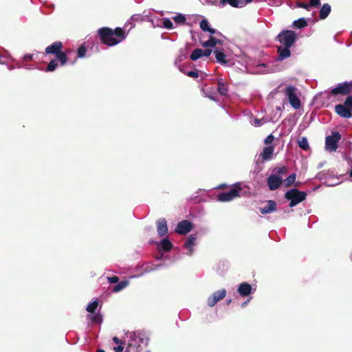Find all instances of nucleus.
<instances>
[{
	"label": "nucleus",
	"instance_id": "f257e3e1",
	"mask_svg": "<svg viewBox=\"0 0 352 352\" xmlns=\"http://www.w3.org/2000/svg\"><path fill=\"white\" fill-rule=\"evenodd\" d=\"M156 252L153 256L157 261H163L162 263L154 264L146 263L140 267L142 272L131 276L132 278H138L146 274L157 271L166 267L174 261L181 258L182 254L191 255L194 251L196 243H183L182 248L175 247L173 243H155Z\"/></svg>",
	"mask_w": 352,
	"mask_h": 352
},
{
	"label": "nucleus",
	"instance_id": "f03ea898",
	"mask_svg": "<svg viewBox=\"0 0 352 352\" xmlns=\"http://www.w3.org/2000/svg\"><path fill=\"white\" fill-rule=\"evenodd\" d=\"M298 35L292 30H282L277 36V40L281 45L277 47L276 60L283 61L291 56L290 48L297 41Z\"/></svg>",
	"mask_w": 352,
	"mask_h": 352
},
{
	"label": "nucleus",
	"instance_id": "7ed1b4c3",
	"mask_svg": "<svg viewBox=\"0 0 352 352\" xmlns=\"http://www.w3.org/2000/svg\"><path fill=\"white\" fill-rule=\"evenodd\" d=\"M124 342L129 344L135 352H149L148 343L149 338L142 331H127L124 334Z\"/></svg>",
	"mask_w": 352,
	"mask_h": 352
},
{
	"label": "nucleus",
	"instance_id": "20e7f679",
	"mask_svg": "<svg viewBox=\"0 0 352 352\" xmlns=\"http://www.w3.org/2000/svg\"><path fill=\"white\" fill-rule=\"evenodd\" d=\"M98 34L103 43L109 46H113L125 38V32L120 28H117L114 30L109 28H102L98 30Z\"/></svg>",
	"mask_w": 352,
	"mask_h": 352
},
{
	"label": "nucleus",
	"instance_id": "39448f33",
	"mask_svg": "<svg viewBox=\"0 0 352 352\" xmlns=\"http://www.w3.org/2000/svg\"><path fill=\"white\" fill-rule=\"evenodd\" d=\"M307 193L300 191L296 188H292L287 191L285 194V198L290 201L289 207L292 208L302 202L306 199Z\"/></svg>",
	"mask_w": 352,
	"mask_h": 352
},
{
	"label": "nucleus",
	"instance_id": "423d86ee",
	"mask_svg": "<svg viewBox=\"0 0 352 352\" xmlns=\"http://www.w3.org/2000/svg\"><path fill=\"white\" fill-rule=\"evenodd\" d=\"M298 94V89L292 85L287 86L285 89V95L288 99L289 104L294 109H298L301 106Z\"/></svg>",
	"mask_w": 352,
	"mask_h": 352
},
{
	"label": "nucleus",
	"instance_id": "0eeeda50",
	"mask_svg": "<svg viewBox=\"0 0 352 352\" xmlns=\"http://www.w3.org/2000/svg\"><path fill=\"white\" fill-rule=\"evenodd\" d=\"M241 190V184L236 183L234 187L229 191L219 193L217 195V200L220 202L230 201L235 198L240 197V191Z\"/></svg>",
	"mask_w": 352,
	"mask_h": 352
},
{
	"label": "nucleus",
	"instance_id": "6e6552de",
	"mask_svg": "<svg viewBox=\"0 0 352 352\" xmlns=\"http://www.w3.org/2000/svg\"><path fill=\"white\" fill-rule=\"evenodd\" d=\"M341 138V135L338 131L332 133L331 135L326 137L325 148L330 152H334L338 148V142Z\"/></svg>",
	"mask_w": 352,
	"mask_h": 352
},
{
	"label": "nucleus",
	"instance_id": "1a4fd4ad",
	"mask_svg": "<svg viewBox=\"0 0 352 352\" xmlns=\"http://www.w3.org/2000/svg\"><path fill=\"white\" fill-rule=\"evenodd\" d=\"M227 292L221 289L213 292L207 299V305L210 307H214L219 301L223 300L226 296Z\"/></svg>",
	"mask_w": 352,
	"mask_h": 352
},
{
	"label": "nucleus",
	"instance_id": "9d476101",
	"mask_svg": "<svg viewBox=\"0 0 352 352\" xmlns=\"http://www.w3.org/2000/svg\"><path fill=\"white\" fill-rule=\"evenodd\" d=\"M352 91V81L339 83L331 90L333 95H346Z\"/></svg>",
	"mask_w": 352,
	"mask_h": 352
},
{
	"label": "nucleus",
	"instance_id": "9b49d317",
	"mask_svg": "<svg viewBox=\"0 0 352 352\" xmlns=\"http://www.w3.org/2000/svg\"><path fill=\"white\" fill-rule=\"evenodd\" d=\"M192 228V224L188 220H183L179 222L175 228V232L179 234H186Z\"/></svg>",
	"mask_w": 352,
	"mask_h": 352
},
{
	"label": "nucleus",
	"instance_id": "f8f14e48",
	"mask_svg": "<svg viewBox=\"0 0 352 352\" xmlns=\"http://www.w3.org/2000/svg\"><path fill=\"white\" fill-rule=\"evenodd\" d=\"M335 111L341 118H350L352 117L351 111L344 104H338L335 106Z\"/></svg>",
	"mask_w": 352,
	"mask_h": 352
},
{
	"label": "nucleus",
	"instance_id": "ddd939ff",
	"mask_svg": "<svg viewBox=\"0 0 352 352\" xmlns=\"http://www.w3.org/2000/svg\"><path fill=\"white\" fill-rule=\"evenodd\" d=\"M254 289L252 287L246 282H243L241 284L239 285L237 292H239V295L242 297H245L251 294L254 293Z\"/></svg>",
	"mask_w": 352,
	"mask_h": 352
},
{
	"label": "nucleus",
	"instance_id": "4468645a",
	"mask_svg": "<svg viewBox=\"0 0 352 352\" xmlns=\"http://www.w3.org/2000/svg\"><path fill=\"white\" fill-rule=\"evenodd\" d=\"M269 188L271 190H275L279 188L282 184V179L276 175H271L267 180Z\"/></svg>",
	"mask_w": 352,
	"mask_h": 352
},
{
	"label": "nucleus",
	"instance_id": "2eb2a0df",
	"mask_svg": "<svg viewBox=\"0 0 352 352\" xmlns=\"http://www.w3.org/2000/svg\"><path fill=\"white\" fill-rule=\"evenodd\" d=\"M157 231L160 236H164L168 232L167 222L164 218L159 219L157 222Z\"/></svg>",
	"mask_w": 352,
	"mask_h": 352
},
{
	"label": "nucleus",
	"instance_id": "dca6fc26",
	"mask_svg": "<svg viewBox=\"0 0 352 352\" xmlns=\"http://www.w3.org/2000/svg\"><path fill=\"white\" fill-rule=\"evenodd\" d=\"M252 1V0H221V3L223 5L228 3L234 8H243Z\"/></svg>",
	"mask_w": 352,
	"mask_h": 352
},
{
	"label": "nucleus",
	"instance_id": "f3484780",
	"mask_svg": "<svg viewBox=\"0 0 352 352\" xmlns=\"http://www.w3.org/2000/svg\"><path fill=\"white\" fill-rule=\"evenodd\" d=\"M260 212L263 214H270L276 210V203L273 200H268L266 206L260 208Z\"/></svg>",
	"mask_w": 352,
	"mask_h": 352
},
{
	"label": "nucleus",
	"instance_id": "a211bd4d",
	"mask_svg": "<svg viewBox=\"0 0 352 352\" xmlns=\"http://www.w3.org/2000/svg\"><path fill=\"white\" fill-rule=\"evenodd\" d=\"M274 146H265L261 153L260 154L259 158H261L263 161L270 160L274 153Z\"/></svg>",
	"mask_w": 352,
	"mask_h": 352
},
{
	"label": "nucleus",
	"instance_id": "6ab92c4d",
	"mask_svg": "<svg viewBox=\"0 0 352 352\" xmlns=\"http://www.w3.org/2000/svg\"><path fill=\"white\" fill-rule=\"evenodd\" d=\"M63 47L62 43L60 41H56L53 43L52 45L47 46L45 49V53L46 54H55L56 55L58 53H60L59 52Z\"/></svg>",
	"mask_w": 352,
	"mask_h": 352
},
{
	"label": "nucleus",
	"instance_id": "aec40b11",
	"mask_svg": "<svg viewBox=\"0 0 352 352\" xmlns=\"http://www.w3.org/2000/svg\"><path fill=\"white\" fill-rule=\"evenodd\" d=\"M331 10V8L329 3L323 4L320 10V12H319L320 19H326L330 14Z\"/></svg>",
	"mask_w": 352,
	"mask_h": 352
},
{
	"label": "nucleus",
	"instance_id": "412c9836",
	"mask_svg": "<svg viewBox=\"0 0 352 352\" xmlns=\"http://www.w3.org/2000/svg\"><path fill=\"white\" fill-rule=\"evenodd\" d=\"M222 42L220 39L214 38L212 36H210L209 39L202 43V46L204 47H214L217 44H221Z\"/></svg>",
	"mask_w": 352,
	"mask_h": 352
},
{
	"label": "nucleus",
	"instance_id": "4be33fe9",
	"mask_svg": "<svg viewBox=\"0 0 352 352\" xmlns=\"http://www.w3.org/2000/svg\"><path fill=\"white\" fill-rule=\"evenodd\" d=\"M217 90L221 96H226L228 94V86L222 79H219L217 82Z\"/></svg>",
	"mask_w": 352,
	"mask_h": 352
},
{
	"label": "nucleus",
	"instance_id": "5701e85b",
	"mask_svg": "<svg viewBox=\"0 0 352 352\" xmlns=\"http://www.w3.org/2000/svg\"><path fill=\"white\" fill-rule=\"evenodd\" d=\"M129 285V281L127 280H122L120 282H118L117 285H116L113 288L111 289V291L114 293L119 292L122 290H123L124 288H126Z\"/></svg>",
	"mask_w": 352,
	"mask_h": 352
},
{
	"label": "nucleus",
	"instance_id": "b1692460",
	"mask_svg": "<svg viewBox=\"0 0 352 352\" xmlns=\"http://www.w3.org/2000/svg\"><path fill=\"white\" fill-rule=\"evenodd\" d=\"M308 23L305 18H300L293 21L292 26L296 28L302 29L307 26Z\"/></svg>",
	"mask_w": 352,
	"mask_h": 352
},
{
	"label": "nucleus",
	"instance_id": "393cba45",
	"mask_svg": "<svg viewBox=\"0 0 352 352\" xmlns=\"http://www.w3.org/2000/svg\"><path fill=\"white\" fill-rule=\"evenodd\" d=\"M215 58L217 60L222 64L226 65L227 63L226 60V55L221 51L215 50L214 51Z\"/></svg>",
	"mask_w": 352,
	"mask_h": 352
},
{
	"label": "nucleus",
	"instance_id": "a878e982",
	"mask_svg": "<svg viewBox=\"0 0 352 352\" xmlns=\"http://www.w3.org/2000/svg\"><path fill=\"white\" fill-rule=\"evenodd\" d=\"M89 318L93 323L100 324L102 322V317L100 313L92 314Z\"/></svg>",
	"mask_w": 352,
	"mask_h": 352
},
{
	"label": "nucleus",
	"instance_id": "bb28decb",
	"mask_svg": "<svg viewBox=\"0 0 352 352\" xmlns=\"http://www.w3.org/2000/svg\"><path fill=\"white\" fill-rule=\"evenodd\" d=\"M201 56H203L202 49L197 48L192 52L190 59L192 60H197Z\"/></svg>",
	"mask_w": 352,
	"mask_h": 352
},
{
	"label": "nucleus",
	"instance_id": "cd10ccee",
	"mask_svg": "<svg viewBox=\"0 0 352 352\" xmlns=\"http://www.w3.org/2000/svg\"><path fill=\"white\" fill-rule=\"evenodd\" d=\"M298 146L305 151L307 150L309 147L307 139L305 137L301 138L298 141Z\"/></svg>",
	"mask_w": 352,
	"mask_h": 352
},
{
	"label": "nucleus",
	"instance_id": "c85d7f7f",
	"mask_svg": "<svg viewBox=\"0 0 352 352\" xmlns=\"http://www.w3.org/2000/svg\"><path fill=\"white\" fill-rule=\"evenodd\" d=\"M98 306V301L97 300H96L90 302L87 306L86 310L91 314H94V313H95V311L97 309Z\"/></svg>",
	"mask_w": 352,
	"mask_h": 352
},
{
	"label": "nucleus",
	"instance_id": "c756f323",
	"mask_svg": "<svg viewBox=\"0 0 352 352\" xmlns=\"http://www.w3.org/2000/svg\"><path fill=\"white\" fill-rule=\"evenodd\" d=\"M296 175L295 173H293V174H291L290 175H289L285 179V182H284L285 186L286 187H289V186H292L294 183V182L296 180Z\"/></svg>",
	"mask_w": 352,
	"mask_h": 352
},
{
	"label": "nucleus",
	"instance_id": "7c9ffc66",
	"mask_svg": "<svg viewBox=\"0 0 352 352\" xmlns=\"http://www.w3.org/2000/svg\"><path fill=\"white\" fill-rule=\"evenodd\" d=\"M56 58L58 60L60 63V65L62 66L65 65L67 61V55L64 52H60L56 54Z\"/></svg>",
	"mask_w": 352,
	"mask_h": 352
},
{
	"label": "nucleus",
	"instance_id": "2f4dec72",
	"mask_svg": "<svg viewBox=\"0 0 352 352\" xmlns=\"http://www.w3.org/2000/svg\"><path fill=\"white\" fill-rule=\"evenodd\" d=\"M179 53V55L175 58V65L177 67L179 65V63H180L186 58V54L184 53V49H180Z\"/></svg>",
	"mask_w": 352,
	"mask_h": 352
},
{
	"label": "nucleus",
	"instance_id": "473e14b6",
	"mask_svg": "<svg viewBox=\"0 0 352 352\" xmlns=\"http://www.w3.org/2000/svg\"><path fill=\"white\" fill-rule=\"evenodd\" d=\"M199 26L204 32H207V30H209V28H210L209 22L206 19H204L200 21Z\"/></svg>",
	"mask_w": 352,
	"mask_h": 352
},
{
	"label": "nucleus",
	"instance_id": "72a5a7b5",
	"mask_svg": "<svg viewBox=\"0 0 352 352\" xmlns=\"http://www.w3.org/2000/svg\"><path fill=\"white\" fill-rule=\"evenodd\" d=\"M173 20L176 23L182 24L186 21V17L182 14H178L173 17Z\"/></svg>",
	"mask_w": 352,
	"mask_h": 352
},
{
	"label": "nucleus",
	"instance_id": "f704fd0d",
	"mask_svg": "<svg viewBox=\"0 0 352 352\" xmlns=\"http://www.w3.org/2000/svg\"><path fill=\"white\" fill-rule=\"evenodd\" d=\"M57 67L56 60H52L47 67V72H53Z\"/></svg>",
	"mask_w": 352,
	"mask_h": 352
},
{
	"label": "nucleus",
	"instance_id": "c9c22d12",
	"mask_svg": "<svg viewBox=\"0 0 352 352\" xmlns=\"http://www.w3.org/2000/svg\"><path fill=\"white\" fill-rule=\"evenodd\" d=\"M87 50L84 45H81L78 48V58H82L85 56Z\"/></svg>",
	"mask_w": 352,
	"mask_h": 352
},
{
	"label": "nucleus",
	"instance_id": "e433bc0d",
	"mask_svg": "<svg viewBox=\"0 0 352 352\" xmlns=\"http://www.w3.org/2000/svg\"><path fill=\"white\" fill-rule=\"evenodd\" d=\"M163 26L168 30L173 28V24L172 21L168 18H165L163 19Z\"/></svg>",
	"mask_w": 352,
	"mask_h": 352
},
{
	"label": "nucleus",
	"instance_id": "4c0bfd02",
	"mask_svg": "<svg viewBox=\"0 0 352 352\" xmlns=\"http://www.w3.org/2000/svg\"><path fill=\"white\" fill-rule=\"evenodd\" d=\"M261 160L259 157H258V159H256L255 161L254 172L258 173L262 170L263 168L261 166Z\"/></svg>",
	"mask_w": 352,
	"mask_h": 352
},
{
	"label": "nucleus",
	"instance_id": "58836bf2",
	"mask_svg": "<svg viewBox=\"0 0 352 352\" xmlns=\"http://www.w3.org/2000/svg\"><path fill=\"white\" fill-rule=\"evenodd\" d=\"M344 104L350 109V111H352V95L349 96L346 98L345 100Z\"/></svg>",
	"mask_w": 352,
	"mask_h": 352
},
{
	"label": "nucleus",
	"instance_id": "ea45409f",
	"mask_svg": "<svg viewBox=\"0 0 352 352\" xmlns=\"http://www.w3.org/2000/svg\"><path fill=\"white\" fill-rule=\"evenodd\" d=\"M126 344V342H124V340L123 341V342H120V344H119L117 346H114L113 347V349L116 352H122L123 350H124V344Z\"/></svg>",
	"mask_w": 352,
	"mask_h": 352
},
{
	"label": "nucleus",
	"instance_id": "a19ab883",
	"mask_svg": "<svg viewBox=\"0 0 352 352\" xmlns=\"http://www.w3.org/2000/svg\"><path fill=\"white\" fill-rule=\"evenodd\" d=\"M108 282L111 284L118 283L119 278L117 276H112L107 278Z\"/></svg>",
	"mask_w": 352,
	"mask_h": 352
},
{
	"label": "nucleus",
	"instance_id": "79ce46f5",
	"mask_svg": "<svg viewBox=\"0 0 352 352\" xmlns=\"http://www.w3.org/2000/svg\"><path fill=\"white\" fill-rule=\"evenodd\" d=\"M297 7L304 8L307 10H309L310 9V5H309V3H306L305 2H298Z\"/></svg>",
	"mask_w": 352,
	"mask_h": 352
},
{
	"label": "nucleus",
	"instance_id": "37998d69",
	"mask_svg": "<svg viewBox=\"0 0 352 352\" xmlns=\"http://www.w3.org/2000/svg\"><path fill=\"white\" fill-rule=\"evenodd\" d=\"M186 75L192 78H197L199 76L198 71L196 69L194 71L188 72L186 73Z\"/></svg>",
	"mask_w": 352,
	"mask_h": 352
},
{
	"label": "nucleus",
	"instance_id": "c03bdc74",
	"mask_svg": "<svg viewBox=\"0 0 352 352\" xmlns=\"http://www.w3.org/2000/svg\"><path fill=\"white\" fill-rule=\"evenodd\" d=\"M320 4V0H310V3L309 5H310L311 7H318Z\"/></svg>",
	"mask_w": 352,
	"mask_h": 352
},
{
	"label": "nucleus",
	"instance_id": "a18cd8bd",
	"mask_svg": "<svg viewBox=\"0 0 352 352\" xmlns=\"http://www.w3.org/2000/svg\"><path fill=\"white\" fill-rule=\"evenodd\" d=\"M274 139V137L272 134H270L265 139V143L266 144H270L273 142Z\"/></svg>",
	"mask_w": 352,
	"mask_h": 352
},
{
	"label": "nucleus",
	"instance_id": "49530a36",
	"mask_svg": "<svg viewBox=\"0 0 352 352\" xmlns=\"http://www.w3.org/2000/svg\"><path fill=\"white\" fill-rule=\"evenodd\" d=\"M207 32H210L211 34H217L219 36H222L221 32H218L214 28H212L211 27L209 28V30H207Z\"/></svg>",
	"mask_w": 352,
	"mask_h": 352
},
{
	"label": "nucleus",
	"instance_id": "de8ad7c7",
	"mask_svg": "<svg viewBox=\"0 0 352 352\" xmlns=\"http://www.w3.org/2000/svg\"><path fill=\"white\" fill-rule=\"evenodd\" d=\"M212 50L210 49L202 50L203 56L208 57L212 54Z\"/></svg>",
	"mask_w": 352,
	"mask_h": 352
},
{
	"label": "nucleus",
	"instance_id": "09e8293b",
	"mask_svg": "<svg viewBox=\"0 0 352 352\" xmlns=\"http://www.w3.org/2000/svg\"><path fill=\"white\" fill-rule=\"evenodd\" d=\"M32 58H33V54H25L23 56L24 60H32Z\"/></svg>",
	"mask_w": 352,
	"mask_h": 352
},
{
	"label": "nucleus",
	"instance_id": "8fccbe9b",
	"mask_svg": "<svg viewBox=\"0 0 352 352\" xmlns=\"http://www.w3.org/2000/svg\"><path fill=\"white\" fill-rule=\"evenodd\" d=\"M177 67L181 72L186 75L188 72L186 71L185 67L184 65H179L177 66Z\"/></svg>",
	"mask_w": 352,
	"mask_h": 352
},
{
	"label": "nucleus",
	"instance_id": "3c124183",
	"mask_svg": "<svg viewBox=\"0 0 352 352\" xmlns=\"http://www.w3.org/2000/svg\"><path fill=\"white\" fill-rule=\"evenodd\" d=\"M206 96L210 98L211 100L216 101V98L214 96V93H211V94H207Z\"/></svg>",
	"mask_w": 352,
	"mask_h": 352
},
{
	"label": "nucleus",
	"instance_id": "603ef678",
	"mask_svg": "<svg viewBox=\"0 0 352 352\" xmlns=\"http://www.w3.org/2000/svg\"><path fill=\"white\" fill-rule=\"evenodd\" d=\"M261 124H262V121L261 120L255 119L254 120V124L255 126H260V125H261Z\"/></svg>",
	"mask_w": 352,
	"mask_h": 352
},
{
	"label": "nucleus",
	"instance_id": "864d4df0",
	"mask_svg": "<svg viewBox=\"0 0 352 352\" xmlns=\"http://www.w3.org/2000/svg\"><path fill=\"white\" fill-rule=\"evenodd\" d=\"M113 341L118 344H120V342H123L118 337L116 336L113 338Z\"/></svg>",
	"mask_w": 352,
	"mask_h": 352
},
{
	"label": "nucleus",
	"instance_id": "5fc2aeb1",
	"mask_svg": "<svg viewBox=\"0 0 352 352\" xmlns=\"http://www.w3.org/2000/svg\"><path fill=\"white\" fill-rule=\"evenodd\" d=\"M285 168L284 167H283V168H279L276 170V173H277L278 174H282V173H283L285 172Z\"/></svg>",
	"mask_w": 352,
	"mask_h": 352
},
{
	"label": "nucleus",
	"instance_id": "6e6d98bb",
	"mask_svg": "<svg viewBox=\"0 0 352 352\" xmlns=\"http://www.w3.org/2000/svg\"><path fill=\"white\" fill-rule=\"evenodd\" d=\"M250 302V299H248V300H247L244 301V302L241 304V307H244L245 306H246V305L248 304V302Z\"/></svg>",
	"mask_w": 352,
	"mask_h": 352
},
{
	"label": "nucleus",
	"instance_id": "4d7b16f0",
	"mask_svg": "<svg viewBox=\"0 0 352 352\" xmlns=\"http://www.w3.org/2000/svg\"><path fill=\"white\" fill-rule=\"evenodd\" d=\"M160 242H170V241L168 238H164L160 241Z\"/></svg>",
	"mask_w": 352,
	"mask_h": 352
},
{
	"label": "nucleus",
	"instance_id": "13d9d810",
	"mask_svg": "<svg viewBox=\"0 0 352 352\" xmlns=\"http://www.w3.org/2000/svg\"><path fill=\"white\" fill-rule=\"evenodd\" d=\"M232 300L231 298H230V299H227V300H226V304H227V305H230V304L232 302Z\"/></svg>",
	"mask_w": 352,
	"mask_h": 352
},
{
	"label": "nucleus",
	"instance_id": "bf43d9fd",
	"mask_svg": "<svg viewBox=\"0 0 352 352\" xmlns=\"http://www.w3.org/2000/svg\"><path fill=\"white\" fill-rule=\"evenodd\" d=\"M138 17V15H133L131 18V20H134V19H136Z\"/></svg>",
	"mask_w": 352,
	"mask_h": 352
},
{
	"label": "nucleus",
	"instance_id": "052dcab7",
	"mask_svg": "<svg viewBox=\"0 0 352 352\" xmlns=\"http://www.w3.org/2000/svg\"><path fill=\"white\" fill-rule=\"evenodd\" d=\"M186 242H189V243H191V242H194V239H188Z\"/></svg>",
	"mask_w": 352,
	"mask_h": 352
},
{
	"label": "nucleus",
	"instance_id": "680f3d73",
	"mask_svg": "<svg viewBox=\"0 0 352 352\" xmlns=\"http://www.w3.org/2000/svg\"><path fill=\"white\" fill-rule=\"evenodd\" d=\"M349 175H350V177H352V165H351V170L349 172Z\"/></svg>",
	"mask_w": 352,
	"mask_h": 352
},
{
	"label": "nucleus",
	"instance_id": "e2e57ef3",
	"mask_svg": "<svg viewBox=\"0 0 352 352\" xmlns=\"http://www.w3.org/2000/svg\"><path fill=\"white\" fill-rule=\"evenodd\" d=\"M96 352H105L103 349H98Z\"/></svg>",
	"mask_w": 352,
	"mask_h": 352
},
{
	"label": "nucleus",
	"instance_id": "0e129e2a",
	"mask_svg": "<svg viewBox=\"0 0 352 352\" xmlns=\"http://www.w3.org/2000/svg\"><path fill=\"white\" fill-rule=\"evenodd\" d=\"M146 229H147L148 230H152V227H151V226H150V227H148V228H146Z\"/></svg>",
	"mask_w": 352,
	"mask_h": 352
},
{
	"label": "nucleus",
	"instance_id": "69168bd1",
	"mask_svg": "<svg viewBox=\"0 0 352 352\" xmlns=\"http://www.w3.org/2000/svg\"><path fill=\"white\" fill-rule=\"evenodd\" d=\"M320 175H321V173H319V174H318V178H319L320 179H322V177H320Z\"/></svg>",
	"mask_w": 352,
	"mask_h": 352
},
{
	"label": "nucleus",
	"instance_id": "338daca9",
	"mask_svg": "<svg viewBox=\"0 0 352 352\" xmlns=\"http://www.w3.org/2000/svg\"><path fill=\"white\" fill-rule=\"evenodd\" d=\"M14 69V67H9V69H10V70H12V69Z\"/></svg>",
	"mask_w": 352,
	"mask_h": 352
},
{
	"label": "nucleus",
	"instance_id": "774afa93",
	"mask_svg": "<svg viewBox=\"0 0 352 352\" xmlns=\"http://www.w3.org/2000/svg\"><path fill=\"white\" fill-rule=\"evenodd\" d=\"M328 186H334V184H328Z\"/></svg>",
	"mask_w": 352,
	"mask_h": 352
}]
</instances>
